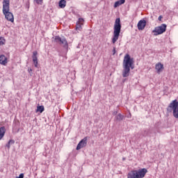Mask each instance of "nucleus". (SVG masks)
<instances>
[{
	"mask_svg": "<svg viewBox=\"0 0 178 178\" xmlns=\"http://www.w3.org/2000/svg\"><path fill=\"white\" fill-rule=\"evenodd\" d=\"M130 69H134V58H131L130 54H126L123 60L122 77L130 76Z\"/></svg>",
	"mask_w": 178,
	"mask_h": 178,
	"instance_id": "f257e3e1",
	"label": "nucleus"
},
{
	"mask_svg": "<svg viewBox=\"0 0 178 178\" xmlns=\"http://www.w3.org/2000/svg\"><path fill=\"white\" fill-rule=\"evenodd\" d=\"M10 10V0H3V15L8 22L13 23L15 22V17Z\"/></svg>",
	"mask_w": 178,
	"mask_h": 178,
	"instance_id": "f03ea898",
	"label": "nucleus"
},
{
	"mask_svg": "<svg viewBox=\"0 0 178 178\" xmlns=\"http://www.w3.org/2000/svg\"><path fill=\"white\" fill-rule=\"evenodd\" d=\"M120 31H122V24H120V18H117L114 24L113 36L112 38L113 44H115L118 40H119V35H120Z\"/></svg>",
	"mask_w": 178,
	"mask_h": 178,
	"instance_id": "7ed1b4c3",
	"label": "nucleus"
},
{
	"mask_svg": "<svg viewBox=\"0 0 178 178\" xmlns=\"http://www.w3.org/2000/svg\"><path fill=\"white\" fill-rule=\"evenodd\" d=\"M147 172V168L131 170L128 173L127 178H143L145 177Z\"/></svg>",
	"mask_w": 178,
	"mask_h": 178,
	"instance_id": "20e7f679",
	"label": "nucleus"
},
{
	"mask_svg": "<svg viewBox=\"0 0 178 178\" xmlns=\"http://www.w3.org/2000/svg\"><path fill=\"white\" fill-rule=\"evenodd\" d=\"M167 112L172 113L173 112V116L176 119H178V101L177 99L173 100L168 106Z\"/></svg>",
	"mask_w": 178,
	"mask_h": 178,
	"instance_id": "39448f33",
	"label": "nucleus"
},
{
	"mask_svg": "<svg viewBox=\"0 0 178 178\" xmlns=\"http://www.w3.org/2000/svg\"><path fill=\"white\" fill-rule=\"evenodd\" d=\"M54 41L57 42V44H59V45H62L65 49H69V43H67V40L65 37L60 38L59 35L55 36Z\"/></svg>",
	"mask_w": 178,
	"mask_h": 178,
	"instance_id": "423d86ee",
	"label": "nucleus"
},
{
	"mask_svg": "<svg viewBox=\"0 0 178 178\" xmlns=\"http://www.w3.org/2000/svg\"><path fill=\"white\" fill-rule=\"evenodd\" d=\"M166 27H168V25H166L165 24H162L161 26L155 27L152 33H155L154 35H159L161 34H163V33L166 31Z\"/></svg>",
	"mask_w": 178,
	"mask_h": 178,
	"instance_id": "0eeeda50",
	"label": "nucleus"
},
{
	"mask_svg": "<svg viewBox=\"0 0 178 178\" xmlns=\"http://www.w3.org/2000/svg\"><path fill=\"white\" fill-rule=\"evenodd\" d=\"M88 137L83 138L77 145L76 146V151H79V149H81V148H84V147H87V140Z\"/></svg>",
	"mask_w": 178,
	"mask_h": 178,
	"instance_id": "6e6552de",
	"label": "nucleus"
},
{
	"mask_svg": "<svg viewBox=\"0 0 178 178\" xmlns=\"http://www.w3.org/2000/svg\"><path fill=\"white\" fill-rule=\"evenodd\" d=\"M38 54V53L37 52V51H34L33 52L32 59L35 67H38V57H37Z\"/></svg>",
	"mask_w": 178,
	"mask_h": 178,
	"instance_id": "1a4fd4ad",
	"label": "nucleus"
},
{
	"mask_svg": "<svg viewBox=\"0 0 178 178\" xmlns=\"http://www.w3.org/2000/svg\"><path fill=\"white\" fill-rule=\"evenodd\" d=\"M137 26L138 30H144L145 26H147V21L145 19H140Z\"/></svg>",
	"mask_w": 178,
	"mask_h": 178,
	"instance_id": "9d476101",
	"label": "nucleus"
},
{
	"mask_svg": "<svg viewBox=\"0 0 178 178\" xmlns=\"http://www.w3.org/2000/svg\"><path fill=\"white\" fill-rule=\"evenodd\" d=\"M6 63H8V58H6V56H5V55H1L0 56V64L3 65L5 66V65H6Z\"/></svg>",
	"mask_w": 178,
	"mask_h": 178,
	"instance_id": "9b49d317",
	"label": "nucleus"
},
{
	"mask_svg": "<svg viewBox=\"0 0 178 178\" xmlns=\"http://www.w3.org/2000/svg\"><path fill=\"white\" fill-rule=\"evenodd\" d=\"M155 69L157 70V73L159 74V73L163 70V65H162L161 63H159L156 65Z\"/></svg>",
	"mask_w": 178,
	"mask_h": 178,
	"instance_id": "f8f14e48",
	"label": "nucleus"
},
{
	"mask_svg": "<svg viewBox=\"0 0 178 178\" xmlns=\"http://www.w3.org/2000/svg\"><path fill=\"white\" fill-rule=\"evenodd\" d=\"M5 133H6V129H5V127H0V140L1 138H3V136H5Z\"/></svg>",
	"mask_w": 178,
	"mask_h": 178,
	"instance_id": "ddd939ff",
	"label": "nucleus"
},
{
	"mask_svg": "<svg viewBox=\"0 0 178 178\" xmlns=\"http://www.w3.org/2000/svg\"><path fill=\"white\" fill-rule=\"evenodd\" d=\"M81 22H84V19L83 18H79V21L76 22V30H81Z\"/></svg>",
	"mask_w": 178,
	"mask_h": 178,
	"instance_id": "4468645a",
	"label": "nucleus"
},
{
	"mask_svg": "<svg viewBox=\"0 0 178 178\" xmlns=\"http://www.w3.org/2000/svg\"><path fill=\"white\" fill-rule=\"evenodd\" d=\"M58 6L61 9H63L64 8H65L66 7V0H60L58 2Z\"/></svg>",
	"mask_w": 178,
	"mask_h": 178,
	"instance_id": "2eb2a0df",
	"label": "nucleus"
},
{
	"mask_svg": "<svg viewBox=\"0 0 178 178\" xmlns=\"http://www.w3.org/2000/svg\"><path fill=\"white\" fill-rule=\"evenodd\" d=\"M123 119H124V115H122L121 113L118 114V115L115 117V120H118V122H122Z\"/></svg>",
	"mask_w": 178,
	"mask_h": 178,
	"instance_id": "dca6fc26",
	"label": "nucleus"
},
{
	"mask_svg": "<svg viewBox=\"0 0 178 178\" xmlns=\"http://www.w3.org/2000/svg\"><path fill=\"white\" fill-rule=\"evenodd\" d=\"M45 111L44 106H38L36 112H40V113H42Z\"/></svg>",
	"mask_w": 178,
	"mask_h": 178,
	"instance_id": "f3484780",
	"label": "nucleus"
},
{
	"mask_svg": "<svg viewBox=\"0 0 178 178\" xmlns=\"http://www.w3.org/2000/svg\"><path fill=\"white\" fill-rule=\"evenodd\" d=\"M12 144H15V141L11 139L6 145V147H7V148L9 149L10 148V145H12Z\"/></svg>",
	"mask_w": 178,
	"mask_h": 178,
	"instance_id": "a211bd4d",
	"label": "nucleus"
},
{
	"mask_svg": "<svg viewBox=\"0 0 178 178\" xmlns=\"http://www.w3.org/2000/svg\"><path fill=\"white\" fill-rule=\"evenodd\" d=\"M6 41L5 38L0 37V45H5Z\"/></svg>",
	"mask_w": 178,
	"mask_h": 178,
	"instance_id": "6ab92c4d",
	"label": "nucleus"
},
{
	"mask_svg": "<svg viewBox=\"0 0 178 178\" xmlns=\"http://www.w3.org/2000/svg\"><path fill=\"white\" fill-rule=\"evenodd\" d=\"M120 3L119 1H116L115 3H114V8H118V6H120Z\"/></svg>",
	"mask_w": 178,
	"mask_h": 178,
	"instance_id": "aec40b11",
	"label": "nucleus"
},
{
	"mask_svg": "<svg viewBox=\"0 0 178 178\" xmlns=\"http://www.w3.org/2000/svg\"><path fill=\"white\" fill-rule=\"evenodd\" d=\"M34 1H35L36 3H38V5L40 4V5H41V3H42V0H34Z\"/></svg>",
	"mask_w": 178,
	"mask_h": 178,
	"instance_id": "412c9836",
	"label": "nucleus"
},
{
	"mask_svg": "<svg viewBox=\"0 0 178 178\" xmlns=\"http://www.w3.org/2000/svg\"><path fill=\"white\" fill-rule=\"evenodd\" d=\"M118 2H120V3L121 5H123V3H124V2H126V0H119Z\"/></svg>",
	"mask_w": 178,
	"mask_h": 178,
	"instance_id": "4be33fe9",
	"label": "nucleus"
},
{
	"mask_svg": "<svg viewBox=\"0 0 178 178\" xmlns=\"http://www.w3.org/2000/svg\"><path fill=\"white\" fill-rule=\"evenodd\" d=\"M116 54V47H113V55H115Z\"/></svg>",
	"mask_w": 178,
	"mask_h": 178,
	"instance_id": "5701e85b",
	"label": "nucleus"
},
{
	"mask_svg": "<svg viewBox=\"0 0 178 178\" xmlns=\"http://www.w3.org/2000/svg\"><path fill=\"white\" fill-rule=\"evenodd\" d=\"M113 116H116V115H118V111H114L113 113Z\"/></svg>",
	"mask_w": 178,
	"mask_h": 178,
	"instance_id": "b1692460",
	"label": "nucleus"
},
{
	"mask_svg": "<svg viewBox=\"0 0 178 178\" xmlns=\"http://www.w3.org/2000/svg\"><path fill=\"white\" fill-rule=\"evenodd\" d=\"M163 17H162V15H160L159 17V20L161 22V20H162V18H163Z\"/></svg>",
	"mask_w": 178,
	"mask_h": 178,
	"instance_id": "393cba45",
	"label": "nucleus"
},
{
	"mask_svg": "<svg viewBox=\"0 0 178 178\" xmlns=\"http://www.w3.org/2000/svg\"><path fill=\"white\" fill-rule=\"evenodd\" d=\"M126 80H127V79H124L122 80V83H124L125 81H126Z\"/></svg>",
	"mask_w": 178,
	"mask_h": 178,
	"instance_id": "a878e982",
	"label": "nucleus"
},
{
	"mask_svg": "<svg viewBox=\"0 0 178 178\" xmlns=\"http://www.w3.org/2000/svg\"><path fill=\"white\" fill-rule=\"evenodd\" d=\"M31 72H33V70L31 69L29 70V72L30 73Z\"/></svg>",
	"mask_w": 178,
	"mask_h": 178,
	"instance_id": "bb28decb",
	"label": "nucleus"
},
{
	"mask_svg": "<svg viewBox=\"0 0 178 178\" xmlns=\"http://www.w3.org/2000/svg\"><path fill=\"white\" fill-rule=\"evenodd\" d=\"M122 159H123V161H124V159H126L123 158Z\"/></svg>",
	"mask_w": 178,
	"mask_h": 178,
	"instance_id": "cd10ccee",
	"label": "nucleus"
}]
</instances>
